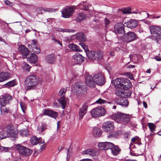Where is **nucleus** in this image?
<instances>
[{"label":"nucleus","mask_w":161,"mask_h":161,"mask_svg":"<svg viewBox=\"0 0 161 161\" xmlns=\"http://www.w3.org/2000/svg\"><path fill=\"white\" fill-rule=\"evenodd\" d=\"M42 82V79L35 75L28 76L25 81V84L27 90L36 89V86L41 84Z\"/></svg>","instance_id":"f257e3e1"},{"label":"nucleus","mask_w":161,"mask_h":161,"mask_svg":"<svg viewBox=\"0 0 161 161\" xmlns=\"http://www.w3.org/2000/svg\"><path fill=\"white\" fill-rule=\"evenodd\" d=\"M111 118L117 123L124 125L128 123L130 120L128 116L119 112L113 114L112 115Z\"/></svg>","instance_id":"f03ea898"},{"label":"nucleus","mask_w":161,"mask_h":161,"mask_svg":"<svg viewBox=\"0 0 161 161\" xmlns=\"http://www.w3.org/2000/svg\"><path fill=\"white\" fill-rule=\"evenodd\" d=\"M88 57L93 60H98L102 59L103 56V52L101 50L89 51L86 52Z\"/></svg>","instance_id":"7ed1b4c3"},{"label":"nucleus","mask_w":161,"mask_h":161,"mask_svg":"<svg viewBox=\"0 0 161 161\" xmlns=\"http://www.w3.org/2000/svg\"><path fill=\"white\" fill-rule=\"evenodd\" d=\"M72 91L75 93H83L87 91L86 86L82 83H75L72 85Z\"/></svg>","instance_id":"20e7f679"},{"label":"nucleus","mask_w":161,"mask_h":161,"mask_svg":"<svg viewBox=\"0 0 161 161\" xmlns=\"http://www.w3.org/2000/svg\"><path fill=\"white\" fill-rule=\"evenodd\" d=\"M76 6L66 7L63 8L62 10L63 17L67 18L71 17L75 12Z\"/></svg>","instance_id":"39448f33"},{"label":"nucleus","mask_w":161,"mask_h":161,"mask_svg":"<svg viewBox=\"0 0 161 161\" xmlns=\"http://www.w3.org/2000/svg\"><path fill=\"white\" fill-rule=\"evenodd\" d=\"M16 148L19 154L23 156H30L32 152V151L30 149L20 144L17 145Z\"/></svg>","instance_id":"423d86ee"},{"label":"nucleus","mask_w":161,"mask_h":161,"mask_svg":"<svg viewBox=\"0 0 161 161\" xmlns=\"http://www.w3.org/2000/svg\"><path fill=\"white\" fill-rule=\"evenodd\" d=\"M138 38V37L134 32H129L124 35L122 40L124 42L128 43L134 41Z\"/></svg>","instance_id":"0eeeda50"},{"label":"nucleus","mask_w":161,"mask_h":161,"mask_svg":"<svg viewBox=\"0 0 161 161\" xmlns=\"http://www.w3.org/2000/svg\"><path fill=\"white\" fill-rule=\"evenodd\" d=\"M106 111L103 107H99L93 108L91 112V114L92 117L97 118L104 115Z\"/></svg>","instance_id":"6e6552de"},{"label":"nucleus","mask_w":161,"mask_h":161,"mask_svg":"<svg viewBox=\"0 0 161 161\" xmlns=\"http://www.w3.org/2000/svg\"><path fill=\"white\" fill-rule=\"evenodd\" d=\"M67 89L62 88L61 89L59 92V95L61 96V97L58 100V102L61 104V107L63 109H64L67 103V100L64 97L65 92Z\"/></svg>","instance_id":"1a4fd4ad"},{"label":"nucleus","mask_w":161,"mask_h":161,"mask_svg":"<svg viewBox=\"0 0 161 161\" xmlns=\"http://www.w3.org/2000/svg\"><path fill=\"white\" fill-rule=\"evenodd\" d=\"M124 26V24L121 22L116 23L114 26L113 31L115 34H124L125 32Z\"/></svg>","instance_id":"9d476101"},{"label":"nucleus","mask_w":161,"mask_h":161,"mask_svg":"<svg viewBox=\"0 0 161 161\" xmlns=\"http://www.w3.org/2000/svg\"><path fill=\"white\" fill-rule=\"evenodd\" d=\"M131 142L130 145V153L132 155L136 156L137 155L136 153H132V152L134 151L132 149H134L135 147V145H134V143L137 144L138 145L141 144L140 139L138 136H136L131 139Z\"/></svg>","instance_id":"9b49d317"},{"label":"nucleus","mask_w":161,"mask_h":161,"mask_svg":"<svg viewBox=\"0 0 161 161\" xmlns=\"http://www.w3.org/2000/svg\"><path fill=\"white\" fill-rule=\"evenodd\" d=\"M149 29L152 35L155 37L161 35V27L156 25H151Z\"/></svg>","instance_id":"f8f14e48"},{"label":"nucleus","mask_w":161,"mask_h":161,"mask_svg":"<svg viewBox=\"0 0 161 161\" xmlns=\"http://www.w3.org/2000/svg\"><path fill=\"white\" fill-rule=\"evenodd\" d=\"M93 78L96 84L102 86L104 84V78L101 74L98 73L95 74L93 76Z\"/></svg>","instance_id":"ddd939ff"},{"label":"nucleus","mask_w":161,"mask_h":161,"mask_svg":"<svg viewBox=\"0 0 161 161\" xmlns=\"http://www.w3.org/2000/svg\"><path fill=\"white\" fill-rule=\"evenodd\" d=\"M32 42L31 45H28V47L31 49V52H33L34 54L39 53L41 52V50L37 45L36 41L33 40Z\"/></svg>","instance_id":"4468645a"},{"label":"nucleus","mask_w":161,"mask_h":161,"mask_svg":"<svg viewBox=\"0 0 161 161\" xmlns=\"http://www.w3.org/2000/svg\"><path fill=\"white\" fill-rule=\"evenodd\" d=\"M103 127L106 131L112 130L114 127V123L111 121H106L103 123Z\"/></svg>","instance_id":"2eb2a0df"},{"label":"nucleus","mask_w":161,"mask_h":161,"mask_svg":"<svg viewBox=\"0 0 161 161\" xmlns=\"http://www.w3.org/2000/svg\"><path fill=\"white\" fill-rule=\"evenodd\" d=\"M138 25V22L136 19H130L128 21L125 22L124 25L130 29L136 27Z\"/></svg>","instance_id":"dca6fc26"},{"label":"nucleus","mask_w":161,"mask_h":161,"mask_svg":"<svg viewBox=\"0 0 161 161\" xmlns=\"http://www.w3.org/2000/svg\"><path fill=\"white\" fill-rule=\"evenodd\" d=\"M12 97L8 94H5L3 96L2 98H0V105H5L8 103L12 99Z\"/></svg>","instance_id":"f3484780"},{"label":"nucleus","mask_w":161,"mask_h":161,"mask_svg":"<svg viewBox=\"0 0 161 161\" xmlns=\"http://www.w3.org/2000/svg\"><path fill=\"white\" fill-rule=\"evenodd\" d=\"M7 130H8L9 137H14L18 134V130L14 128V126L13 125H9L7 126Z\"/></svg>","instance_id":"a211bd4d"},{"label":"nucleus","mask_w":161,"mask_h":161,"mask_svg":"<svg viewBox=\"0 0 161 161\" xmlns=\"http://www.w3.org/2000/svg\"><path fill=\"white\" fill-rule=\"evenodd\" d=\"M86 85L89 87L93 88L95 86V81L94 80L93 76H92L90 75H87L86 77Z\"/></svg>","instance_id":"6ab92c4d"},{"label":"nucleus","mask_w":161,"mask_h":161,"mask_svg":"<svg viewBox=\"0 0 161 161\" xmlns=\"http://www.w3.org/2000/svg\"><path fill=\"white\" fill-rule=\"evenodd\" d=\"M73 58L75 63L78 64H81L84 61L85 58L79 53H76L73 56Z\"/></svg>","instance_id":"aec40b11"},{"label":"nucleus","mask_w":161,"mask_h":161,"mask_svg":"<svg viewBox=\"0 0 161 161\" xmlns=\"http://www.w3.org/2000/svg\"><path fill=\"white\" fill-rule=\"evenodd\" d=\"M88 106L85 103L81 107L79 113V119H82L83 116L86 114L87 111Z\"/></svg>","instance_id":"412c9836"},{"label":"nucleus","mask_w":161,"mask_h":161,"mask_svg":"<svg viewBox=\"0 0 161 161\" xmlns=\"http://www.w3.org/2000/svg\"><path fill=\"white\" fill-rule=\"evenodd\" d=\"M44 115H47L51 117L55 118L58 115V113L52 110L45 109L43 110Z\"/></svg>","instance_id":"4be33fe9"},{"label":"nucleus","mask_w":161,"mask_h":161,"mask_svg":"<svg viewBox=\"0 0 161 161\" xmlns=\"http://www.w3.org/2000/svg\"><path fill=\"white\" fill-rule=\"evenodd\" d=\"M121 87L124 90H127L130 87L131 84L129 80L125 78H123L122 80Z\"/></svg>","instance_id":"5701e85b"},{"label":"nucleus","mask_w":161,"mask_h":161,"mask_svg":"<svg viewBox=\"0 0 161 161\" xmlns=\"http://www.w3.org/2000/svg\"><path fill=\"white\" fill-rule=\"evenodd\" d=\"M11 76L10 74L7 72H1L0 73V82H2L9 78Z\"/></svg>","instance_id":"b1692460"},{"label":"nucleus","mask_w":161,"mask_h":161,"mask_svg":"<svg viewBox=\"0 0 161 161\" xmlns=\"http://www.w3.org/2000/svg\"><path fill=\"white\" fill-rule=\"evenodd\" d=\"M115 102L117 104L120 105L123 107H126L129 104V102L128 100L122 98L119 99L118 98H116L115 99Z\"/></svg>","instance_id":"393cba45"},{"label":"nucleus","mask_w":161,"mask_h":161,"mask_svg":"<svg viewBox=\"0 0 161 161\" xmlns=\"http://www.w3.org/2000/svg\"><path fill=\"white\" fill-rule=\"evenodd\" d=\"M26 58L30 62L34 64L36 63L38 60L37 56L35 54L32 53L30 54H28Z\"/></svg>","instance_id":"a878e982"},{"label":"nucleus","mask_w":161,"mask_h":161,"mask_svg":"<svg viewBox=\"0 0 161 161\" xmlns=\"http://www.w3.org/2000/svg\"><path fill=\"white\" fill-rule=\"evenodd\" d=\"M19 50L24 57H26L28 54V50L24 45H21L20 46Z\"/></svg>","instance_id":"bb28decb"},{"label":"nucleus","mask_w":161,"mask_h":161,"mask_svg":"<svg viewBox=\"0 0 161 161\" xmlns=\"http://www.w3.org/2000/svg\"><path fill=\"white\" fill-rule=\"evenodd\" d=\"M31 142L33 145H35L38 143L40 144L44 142V140L42 141V139L41 138H38L35 136H34L31 138Z\"/></svg>","instance_id":"cd10ccee"},{"label":"nucleus","mask_w":161,"mask_h":161,"mask_svg":"<svg viewBox=\"0 0 161 161\" xmlns=\"http://www.w3.org/2000/svg\"><path fill=\"white\" fill-rule=\"evenodd\" d=\"M123 78H118L112 81V83L114 84L115 87H121Z\"/></svg>","instance_id":"c85d7f7f"},{"label":"nucleus","mask_w":161,"mask_h":161,"mask_svg":"<svg viewBox=\"0 0 161 161\" xmlns=\"http://www.w3.org/2000/svg\"><path fill=\"white\" fill-rule=\"evenodd\" d=\"M116 89L115 91V94L118 96L120 97H124L125 95L124 92L123 91L122 87H116Z\"/></svg>","instance_id":"c756f323"},{"label":"nucleus","mask_w":161,"mask_h":161,"mask_svg":"<svg viewBox=\"0 0 161 161\" xmlns=\"http://www.w3.org/2000/svg\"><path fill=\"white\" fill-rule=\"evenodd\" d=\"M7 127L0 132V138L1 139L9 137Z\"/></svg>","instance_id":"7c9ffc66"},{"label":"nucleus","mask_w":161,"mask_h":161,"mask_svg":"<svg viewBox=\"0 0 161 161\" xmlns=\"http://www.w3.org/2000/svg\"><path fill=\"white\" fill-rule=\"evenodd\" d=\"M77 39L80 42H83L86 40V36L84 34L80 32L78 33L76 35Z\"/></svg>","instance_id":"2f4dec72"},{"label":"nucleus","mask_w":161,"mask_h":161,"mask_svg":"<svg viewBox=\"0 0 161 161\" xmlns=\"http://www.w3.org/2000/svg\"><path fill=\"white\" fill-rule=\"evenodd\" d=\"M82 154L83 155H87L93 157L96 155V153L94 151L91 149H88L84 150L82 152Z\"/></svg>","instance_id":"473e14b6"},{"label":"nucleus","mask_w":161,"mask_h":161,"mask_svg":"<svg viewBox=\"0 0 161 161\" xmlns=\"http://www.w3.org/2000/svg\"><path fill=\"white\" fill-rule=\"evenodd\" d=\"M46 60L49 63H53L55 60V56L54 54H52L47 55L46 57Z\"/></svg>","instance_id":"72a5a7b5"},{"label":"nucleus","mask_w":161,"mask_h":161,"mask_svg":"<svg viewBox=\"0 0 161 161\" xmlns=\"http://www.w3.org/2000/svg\"><path fill=\"white\" fill-rule=\"evenodd\" d=\"M102 134V130L99 128H94L93 129V135L95 137L100 136Z\"/></svg>","instance_id":"f704fd0d"},{"label":"nucleus","mask_w":161,"mask_h":161,"mask_svg":"<svg viewBox=\"0 0 161 161\" xmlns=\"http://www.w3.org/2000/svg\"><path fill=\"white\" fill-rule=\"evenodd\" d=\"M124 14H137L140 13V12L138 10H136L135 11H131L130 8L127 7L125 8L122 11Z\"/></svg>","instance_id":"c9c22d12"},{"label":"nucleus","mask_w":161,"mask_h":161,"mask_svg":"<svg viewBox=\"0 0 161 161\" xmlns=\"http://www.w3.org/2000/svg\"><path fill=\"white\" fill-rule=\"evenodd\" d=\"M86 4V2H82L78 4V6L80 9L87 11L88 9V7Z\"/></svg>","instance_id":"e433bc0d"},{"label":"nucleus","mask_w":161,"mask_h":161,"mask_svg":"<svg viewBox=\"0 0 161 161\" xmlns=\"http://www.w3.org/2000/svg\"><path fill=\"white\" fill-rule=\"evenodd\" d=\"M86 15L83 13H80L78 14V16L76 17V20L77 22L84 20L86 18Z\"/></svg>","instance_id":"4c0bfd02"},{"label":"nucleus","mask_w":161,"mask_h":161,"mask_svg":"<svg viewBox=\"0 0 161 161\" xmlns=\"http://www.w3.org/2000/svg\"><path fill=\"white\" fill-rule=\"evenodd\" d=\"M112 153L114 155H116L119 153L120 149L119 148L118 146H113V147L111 148Z\"/></svg>","instance_id":"58836bf2"},{"label":"nucleus","mask_w":161,"mask_h":161,"mask_svg":"<svg viewBox=\"0 0 161 161\" xmlns=\"http://www.w3.org/2000/svg\"><path fill=\"white\" fill-rule=\"evenodd\" d=\"M69 48L75 51H81V50L79 47L73 44H70L69 45Z\"/></svg>","instance_id":"ea45409f"},{"label":"nucleus","mask_w":161,"mask_h":161,"mask_svg":"<svg viewBox=\"0 0 161 161\" xmlns=\"http://www.w3.org/2000/svg\"><path fill=\"white\" fill-rule=\"evenodd\" d=\"M19 134L22 136H27L29 135V132L27 129H24L19 131Z\"/></svg>","instance_id":"a19ab883"},{"label":"nucleus","mask_w":161,"mask_h":161,"mask_svg":"<svg viewBox=\"0 0 161 161\" xmlns=\"http://www.w3.org/2000/svg\"><path fill=\"white\" fill-rule=\"evenodd\" d=\"M17 85L15 80L10 81L5 84V86L8 88L13 87Z\"/></svg>","instance_id":"79ce46f5"},{"label":"nucleus","mask_w":161,"mask_h":161,"mask_svg":"<svg viewBox=\"0 0 161 161\" xmlns=\"http://www.w3.org/2000/svg\"><path fill=\"white\" fill-rule=\"evenodd\" d=\"M56 30L62 32H67L74 33L75 32L74 30L69 29H62L61 28H58Z\"/></svg>","instance_id":"37998d69"},{"label":"nucleus","mask_w":161,"mask_h":161,"mask_svg":"<svg viewBox=\"0 0 161 161\" xmlns=\"http://www.w3.org/2000/svg\"><path fill=\"white\" fill-rule=\"evenodd\" d=\"M12 147H6L3 146H0V151L1 152H8L9 151H12Z\"/></svg>","instance_id":"c03bdc74"},{"label":"nucleus","mask_w":161,"mask_h":161,"mask_svg":"<svg viewBox=\"0 0 161 161\" xmlns=\"http://www.w3.org/2000/svg\"><path fill=\"white\" fill-rule=\"evenodd\" d=\"M1 113L3 115L6 114L8 112V110L5 105H1Z\"/></svg>","instance_id":"a18cd8bd"},{"label":"nucleus","mask_w":161,"mask_h":161,"mask_svg":"<svg viewBox=\"0 0 161 161\" xmlns=\"http://www.w3.org/2000/svg\"><path fill=\"white\" fill-rule=\"evenodd\" d=\"M23 68V69L27 72L30 71V69L31 67L27 63H24L22 65Z\"/></svg>","instance_id":"49530a36"},{"label":"nucleus","mask_w":161,"mask_h":161,"mask_svg":"<svg viewBox=\"0 0 161 161\" xmlns=\"http://www.w3.org/2000/svg\"><path fill=\"white\" fill-rule=\"evenodd\" d=\"M96 103H97L99 104H105L106 103H110V102H108L106 101L103 99L101 98H99L96 101Z\"/></svg>","instance_id":"de8ad7c7"},{"label":"nucleus","mask_w":161,"mask_h":161,"mask_svg":"<svg viewBox=\"0 0 161 161\" xmlns=\"http://www.w3.org/2000/svg\"><path fill=\"white\" fill-rule=\"evenodd\" d=\"M105 142L106 150L109 149H111L113 147L114 144L112 143L108 142Z\"/></svg>","instance_id":"09e8293b"},{"label":"nucleus","mask_w":161,"mask_h":161,"mask_svg":"<svg viewBox=\"0 0 161 161\" xmlns=\"http://www.w3.org/2000/svg\"><path fill=\"white\" fill-rule=\"evenodd\" d=\"M19 103L21 108L22 109V110L23 113H24V114H25L26 108L25 104V103H23L22 101H20Z\"/></svg>","instance_id":"8fccbe9b"},{"label":"nucleus","mask_w":161,"mask_h":161,"mask_svg":"<svg viewBox=\"0 0 161 161\" xmlns=\"http://www.w3.org/2000/svg\"><path fill=\"white\" fill-rule=\"evenodd\" d=\"M147 125L148 126L150 131L151 132H153L155 130V129L156 128L155 125L152 123H148Z\"/></svg>","instance_id":"3c124183"},{"label":"nucleus","mask_w":161,"mask_h":161,"mask_svg":"<svg viewBox=\"0 0 161 161\" xmlns=\"http://www.w3.org/2000/svg\"><path fill=\"white\" fill-rule=\"evenodd\" d=\"M46 129V125L45 124H42L41 126L38 127L37 130L39 132H43V131Z\"/></svg>","instance_id":"603ef678"},{"label":"nucleus","mask_w":161,"mask_h":161,"mask_svg":"<svg viewBox=\"0 0 161 161\" xmlns=\"http://www.w3.org/2000/svg\"><path fill=\"white\" fill-rule=\"evenodd\" d=\"M105 142H102L99 143L98 144V146L99 149L101 150H106Z\"/></svg>","instance_id":"864d4df0"},{"label":"nucleus","mask_w":161,"mask_h":161,"mask_svg":"<svg viewBox=\"0 0 161 161\" xmlns=\"http://www.w3.org/2000/svg\"><path fill=\"white\" fill-rule=\"evenodd\" d=\"M43 10L45 11L49 12L56 11L58 10L57 9L51 8H45L43 9Z\"/></svg>","instance_id":"5fc2aeb1"},{"label":"nucleus","mask_w":161,"mask_h":161,"mask_svg":"<svg viewBox=\"0 0 161 161\" xmlns=\"http://www.w3.org/2000/svg\"><path fill=\"white\" fill-rule=\"evenodd\" d=\"M4 3L6 5L9 6L10 7H12L14 5L13 3L8 0H5L4 1Z\"/></svg>","instance_id":"6e6d98bb"},{"label":"nucleus","mask_w":161,"mask_h":161,"mask_svg":"<svg viewBox=\"0 0 161 161\" xmlns=\"http://www.w3.org/2000/svg\"><path fill=\"white\" fill-rule=\"evenodd\" d=\"M79 44L80 45L82 48L85 51L88 49V47L87 46L83 43H80Z\"/></svg>","instance_id":"4d7b16f0"},{"label":"nucleus","mask_w":161,"mask_h":161,"mask_svg":"<svg viewBox=\"0 0 161 161\" xmlns=\"http://www.w3.org/2000/svg\"><path fill=\"white\" fill-rule=\"evenodd\" d=\"M118 136V135L117 134V132L114 133L112 134H111L109 135V136H108V137H115L116 138L117 137V136Z\"/></svg>","instance_id":"13d9d810"},{"label":"nucleus","mask_w":161,"mask_h":161,"mask_svg":"<svg viewBox=\"0 0 161 161\" xmlns=\"http://www.w3.org/2000/svg\"><path fill=\"white\" fill-rule=\"evenodd\" d=\"M110 21L108 19L106 18L104 19V23L105 24V27H106L109 24Z\"/></svg>","instance_id":"bf43d9fd"},{"label":"nucleus","mask_w":161,"mask_h":161,"mask_svg":"<svg viewBox=\"0 0 161 161\" xmlns=\"http://www.w3.org/2000/svg\"><path fill=\"white\" fill-rule=\"evenodd\" d=\"M52 39L55 42L59 44L61 46H62V43L56 39L53 36L52 37Z\"/></svg>","instance_id":"052dcab7"},{"label":"nucleus","mask_w":161,"mask_h":161,"mask_svg":"<svg viewBox=\"0 0 161 161\" xmlns=\"http://www.w3.org/2000/svg\"><path fill=\"white\" fill-rule=\"evenodd\" d=\"M141 14L142 15H144V17L146 18L148 17L149 15H150V14L148 13H147L145 11H142V14Z\"/></svg>","instance_id":"680f3d73"},{"label":"nucleus","mask_w":161,"mask_h":161,"mask_svg":"<svg viewBox=\"0 0 161 161\" xmlns=\"http://www.w3.org/2000/svg\"><path fill=\"white\" fill-rule=\"evenodd\" d=\"M155 38L157 42L159 43H161V35Z\"/></svg>","instance_id":"e2e57ef3"},{"label":"nucleus","mask_w":161,"mask_h":161,"mask_svg":"<svg viewBox=\"0 0 161 161\" xmlns=\"http://www.w3.org/2000/svg\"><path fill=\"white\" fill-rule=\"evenodd\" d=\"M36 12L38 13V14H42V10L41 8H38L36 9Z\"/></svg>","instance_id":"0e129e2a"},{"label":"nucleus","mask_w":161,"mask_h":161,"mask_svg":"<svg viewBox=\"0 0 161 161\" xmlns=\"http://www.w3.org/2000/svg\"><path fill=\"white\" fill-rule=\"evenodd\" d=\"M46 147V146L45 144H43L41 145V146L40 149L42 151H43L45 149Z\"/></svg>","instance_id":"69168bd1"},{"label":"nucleus","mask_w":161,"mask_h":161,"mask_svg":"<svg viewBox=\"0 0 161 161\" xmlns=\"http://www.w3.org/2000/svg\"><path fill=\"white\" fill-rule=\"evenodd\" d=\"M109 55L112 57L114 56V52L112 50L110 51L109 52Z\"/></svg>","instance_id":"338daca9"},{"label":"nucleus","mask_w":161,"mask_h":161,"mask_svg":"<svg viewBox=\"0 0 161 161\" xmlns=\"http://www.w3.org/2000/svg\"><path fill=\"white\" fill-rule=\"evenodd\" d=\"M130 134L127 132L125 133V136L126 138H128L130 136Z\"/></svg>","instance_id":"774afa93"}]
</instances>
